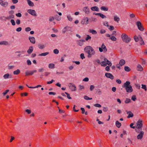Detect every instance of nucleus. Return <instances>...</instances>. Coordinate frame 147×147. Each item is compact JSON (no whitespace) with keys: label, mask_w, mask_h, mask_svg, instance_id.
<instances>
[{"label":"nucleus","mask_w":147,"mask_h":147,"mask_svg":"<svg viewBox=\"0 0 147 147\" xmlns=\"http://www.w3.org/2000/svg\"><path fill=\"white\" fill-rule=\"evenodd\" d=\"M16 16L18 17H20L22 16L21 14L20 13H18L16 14Z\"/></svg>","instance_id":"338daca9"},{"label":"nucleus","mask_w":147,"mask_h":147,"mask_svg":"<svg viewBox=\"0 0 147 147\" xmlns=\"http://www.w3.org/2000/svg\"><path fill=\"white\" fill-rule=\"evenodd\" d=\"M16 23L18 25H19L20 24V20L19 19H17L16 21Z\"/></svg>","instance_id":"e2e57ef3"},{"label":"nucleus","mask_w":147,"mask_h":147,"mask_svg":"<svg viewBox=\"0 0 147 147\" xmlns=\"http://www.w3.org/2000/svg\"><path fill=\"white\" fill-rule=\"evenodd\" d=\"M89 32L93 34H96L97 33L96 31V30H90Z\"/></svg>","instance_id":"4c0bfd02"},{"label":"nucleus","mask_w":147,"mask_h":147,"mask_svg":"<svg viewBox=\"0 0 147 147\" xmlns=\"http://www.w3.org/2000/svg\"><path fill=\"white\" fill-rule=\"evenodd\" d=\"M100 9L102 11H107L108 10V9L107 7H106L104 6H102L100 8Z\"/></svg>","instance_id":"473e14b6"},{"label":"nucleus","mask_w":147,"mask_h":147,"mask_svg":"<svg viewBox=\"0 0 147 147\" xmlns=\"http://www.w3.org/2000/svg\"><path fill=\"white\" fill-rule=\"evenodd\" d=\"M0 4L3 6L6 7L8 5V3L7 2L4 1L2 0H0Z\"/></svg>","instance_id":"ddd939ff"},{"label":"nucleus","mask_w":147,"mask_h":147,"mask_svg":"<svg viewBox=\"0 0 147 147\" xmlns=\"http://www.w3.org/2000/svg\"><path fill=\"white\" fill-rule=\"evenodd\" d=\"M22 28L21 27H19L16 29V31L18 32H20L22 30Z\"/></svg>","instance_id":"bf43d9fd"},{"label":"nucleus","mask_w":147,"mask_h":147,"mask_svg":"<svg viewBox=\"0 0 147 147\" xmlns=\"http://www.w3.org/2000/svg\"><path fill=\"white\" fill-rule=\"evenodd\" d=\"M125 63V61L124 59H121L119 62V64L121 66L124 65Z\"/></svg>","instance_id":"a878e982"},{"label":"nucleus","mask_w":147,"mask_h":147,"mask_svg":"<svg viewBox=\"0 0 147 147\" xmlns=\"http://www.w3.org/2000/svg\"><path fill=\"white\" fill-rule=\"evenodd\" d=\"M131 99L134 101H135L136 99V96L135 95L133 96L131 98Z\"/></svg>","instance_id":"5fc2aeb1"},{"label":"nucleus","mask_w":147,"mask_h":147,"mask_svg":"<svg viewBox=\"0 0 147 147\" xmlns=\"http://www.w3.org/2000/svg\"><path fill=\"white\" fill-rule=\"evenodd\" d=\"M27 63L28 65H30L31 64V62L30 60H28L27 61Z\"/></svg>","instance_id":"13d9d810"},{"label":"nucleus","mask_w":147,"mask_h":147,"mask_svg":"<svg viewBox=\"0 0 147 147\" xmlns=\"http://www.w3.org/2000/svg\"><path fill=\"white\" fill-rule=\"evenodd\" d=\"M83 11L87 14L90 13V9L88 7H86L83 8Z\"/></svg>","instance_id":"9d476101"},{"label":"nucleus","mask_w":147,"mask_h":147,"mask_svg":"<svg viewBox=\"0 0 147 147\" xmlns=\"http://www.w3.org/2000/svg\"><path fill=\"white\" fill-rule=\"evenodd\" d=\"M33 47L32 46L29 47V49L27 50V52L28 54H30L33 52Z\"/></svg>","instance_id":"aec40b11"},{"label":"nucleus","mask_w":147,"mask_h":147,"mask_svg":"<svg viewBox=\"0 0 147 147\" xmlns=\"http://www.w3.org/2000/svg\"><path fill=\"white\" fill-rule=\"evenodd\" d=\"M85 42V40L81 39L77 41V43L79 46H82L84 45V42Z\"/></svg>","instance_id":"1a4fd4ad"},{"label":"nucleus","mask_w":147,"mask_h":147,"mask_svg":"<svg viewBox=\"0 0 147 147\" xmlns=\"http://www.w3.org/2000/svg\"><path fill=\"white\" fill-rule=\"evenodd\" d=\"M20 72V71L19 69H18L16 70L15 71L13 72V74L14 75H18Z\"/></svg>","instance_id":"e433bc0d"},{"label":"nucleus","mask_w":147,"mask_h":147,"mask_svg":"<svg viewBox=\"0 0 147 147\" xmlns=\"http://www.w3.org/2000/svg\"><path fill=\"white\" fill-rule=\"evenodd\" d=\"M115 125L118 128H119L121 125V123L119 122L118 121H116Z\"/></svg>","instance_id":"f704fd0d"},{"label":"nucleus","mask_w":147,"mask_h":147,"mask_svg":"<svg viewBox=\"0 0 147 147\" xmlns=\"http://www.w3.org/2000/svg\"><path fill=\"white\" fill-rule=\"evenodd\" d=\"M89 19L87 17H84L82 20L81 23L83 25H86L88 24Z\"/></svg>","instance_id":"39448f33"},{"label":"nucleus","mask_w":147,"mask_h":147,"mask_svg":"<svg viewBox=\"0 0 147 147\" xmlns=\"http://www.w3.org/2000/svg\"><path fill=\"white\" fill-rule=\"evenodd\" d=\"M94 106L97 107H101V105L99 104H96L94 105Z\"/></svg>","instance_id":"603ef678"},{"label":"nucleus","mask_w":147,"mask_h":147,"mask_svg":"<svg viewBox=\"0 0 147 147\" xmlns=\"http://www.w3.org/2000/svg\"><path fill=\"white\" fill-rule=\"evenodd\" d=\"M91 9L92 11H99V9L96 6L92 7L91 8Z\"/></svg>","instance_id":"6ab92c4d"},{"label":"nucleus","mask_w":147,"mask_h":147,"mask_svg":"<svg viewBox=\"0 0 147 147\" xmlns=\"http://www.w3.org/2000/svg\"><path fill=\"white\" fill-rule=\"evenodd\" d=\"M29 39L32 44H34L35 43V39L34 37L30 36L29 37Z\"/></svg>","instance_id":"f3484780"},{"label":"nucleus","mask_w":147,"mask_h":147,"mask_svg":"<svg viewBox=\"0 0 147 147\" xmlns=\"http://www.w3.org/2000/svg\"><path fill=\"white\" fill-rule=\"evenodd\" d=\"M80 57L82 59H85V57L84 56V53H81L80 55Z\"/></svg>","instance_id":"09e8293b"},{"label":"nucleus","mask_w":147,"mask_h":147,"mask_svg":"<svg viewBox=\"0 0 147 147\" xmlns=\"http://www.w3.org/2000/svg\"><path fill=\"white\" fill-rule=\"evenodd\" d=\"M106 63H107V64L110 66H111L112 65L110 61H109V60L106 62Z\"/></svg>","instance_id":"69168bd1"},{"label":"nucleus","mask_w":147,"mask_h":147,"mask_svg":"<svg viewBox=\"0 0 147 147\" xmlns=\"http://www.w3.org/2000/svg\"><path fill=\"white\" fill-rule=\"evenodd\" d=\"M67 18L68 19V20L69 21H70V22H71L72 21V20H73L72 18V17L70 15H68L67 16Z\"/></svg>","instance_id":"a19ab883"},{"label":"nucleus","mask_w":147,"mask_h":147,"mask_svg":"<svg viewBox=\"0 0 147 147\" xmlns=\"http://www.w3.org/2000/svg\"><path fill=\"white\" fill-rule=\"evenodd\" d=\"M105 75L107 78H109L111 80L114 79V76L110 73H106L105 74Z\"/></svg>","instance_id":"9b49d317"},{"label":"nucleus","mask_w":147,"mask_h":147,"mask_svg":"<svg viewBox=\"0 0 147 147\" xmlns=\"http://www.w3.org/2000/svg\"><path fill=\"white\" fill-rule=\"evenodd\" d=\"M131 100L127 98L125 101V103H128L130 102Z\"/></svg>","instance_id":"a18cd8bd"},{"label":"nucleus","mask_w":147,"mask_h":147,"mask_svg":"<svg viewBox=\"0 0 147 147\" xmlns=\"http://www.w3.org/2000/svg\"><path fill=\"white\" fill-rule=\"evenodd\" d=\"M120 19L119 18L115 15L114 16V20L117 23H118L120 21Z\"/></svg>","instance_id":"bb28decb"},{"label":"nucleus","mask_w":147,"mask_h":147,"mask_svg":"<svg viewBox=\"0 0 147 147\" xmlns=\"http://www.w3.org/2000/svg\"><path fill=\"white\" fill-rule=\"evenodd\" d=\"M49 54V52H46L45 53H42L41 54H39L38 56H46Z\"/></svg>","instance_id":"c85d7f7f"},{"label":"nucleus","mask_w":147,"mask_h":147,"mask_svg":"<svg viewBox=\"0 0 147 147\" xmlns=\"http://www.w3.org/2000/svg\"><path fill=\"white\" fill-rule=\"evenodd\" d=\"M125 88L127 92H131L133 90L132 87L131 86H129L126 87Z\"/></svg>","instance_id":"4468645a"},{"label":"nucleus","mask_w":147,"mask_h":147,"mask_svg":"<svg viewBox=\"0 0 147 147\" xmlns=\"http://www.w3.org/2000/svg\"><path fill=\"white\" fill-rule=\"evenodd\" d=\"M134 39L136 42H137L140 40H142V38L140 36H135L134 37Z\"/></svg>","instance_id":"dca6fc26"},{"label":"nucleus","mask_w":147,"mask_h":147,"mask_svg":"<svg viewBox=\"0 0 147 147\" xmlns=\"http://www.w3.org/2000/svg\"><path fill=\"white\" fill-rule=\"evenodd\" d=\"M27 12L29 14L34 16H36L37 14L34 10L32 9H29L27 10Z\"/></svg>","instance_id":"423d86ee"},{"label":"nucleus","mask_w":147,"mask_h":147,"mask_svg":"<svg viewBox=\"0 0 147 147\" xmlns=\"http://www.w3.org/2000/svg\"><path fill=\"white\" fill-rule=\"evenodd\" d=\"M124 70L125 71L129 72L131 70V69L129 67L125 66L124 67Z\"/></svg>","instance_id":"c9c22d12"},{"label":"nucleus","mask_w":147,"mask_h":147,"mask_svg":"<svg viewBox=\"0 0 147 147\" xmlns=\"http://www.w3.org/2000/svg\"><path fill=\"white\" fill-rule=\"evenodd\" d=\"M140 134L137 136V138L138 140L141 139L143 137V135L144 134V132L143 131H140Z\"/></svg>","instance_id":"f8f14e48"},{"label":"nucleus","mask_w":147,"mask_h":147,"mask_svg":"<svg viewBox=\"0 0 147 147\" xmlns=\"http://www.w3.org/2000/svg\"><path fill=\"white\" fill-rule=\"evenodd\" d=\"M7 19V20H9L11 18H14V16L13 15H9V16L7 17H3Z\"/></svg>","instance_id":"7c9ffc66"},{"label":"nucleus","mask_w":147,"mask_h":147,"mask_svg":"<svg viewBox=\"0 0 147 147\" xmlns=\"http://www.w3.org/2000/svg\"><path fill=\"white\" fill-rule=\"evenodd\" d=\"M65 93L67 95V97L69 99H71V97L70 96L69 94L67 92H65Z\"/></svg>","instance_id":"4d7b16f0"},{"label":"nucleus","mask_w":147,"mask_h":147,"mask_svg":"<svg viewBox=\"0 0 147 147\" xmlns=\"http://www.w3.org/2000/svg\"><path fill=\"white\" fill-rule=\"evenodd\" d=\"M65 29H66L67 31H69V34H71L72 31L71 30V27L69 26H66L65 27Z\"/></svg>","instance_id":"412c9836"},{"label":"nucleus","mask_w":147,"mask_h":147,"mask_svg":"<svg viewBox=\"0 0 147 147\" xmlns=\"http://www.w3.org/2000/svg\"><path fill=\"white\" fill-rule=\"evenodd\" d=\"M142 122V120L139 119L136 122L135 130L137 132L139 133L140 131L142 130L143 125Z\"/></svg>","instance_id":"f03ea898"},{"label":"nucleus","mask_w":147,"mask_h":147,"mask_svg":"<svg viewBox=\"0 0 147 147\" xmlns=\"http://www.w3.org/2000/svg\"><path fill=\"white\" fill-rule=\"evenodd\" d=\"M121 37L123 41L127 43L130 42L131 40V38L125 34H123L121 35Z\"/></svg>","instance_id":"7ed1b4c3"},{"label":"nucleus","mask_w":147,"mask_h":147,"mask_svg":"<svg viewBox=\"0 0 147 147\" xmlns=\"http://www.w3.org/2000/svg\"><path fill=\"white\" fill-rule=\"evenodd\" d=\"M136 25L138 26V29L141 31H143L144 28L142 27L141 22L140 21H138L136 22Z\"/></svg>","instance_id":"0eeeda50"},{"label":"nucleus","mask_w":147,"mask_h":147,"mask_svg":"<svg viewBox=\"0 0 147 147\" xmlns=\"http://www.w3.org/2000/svg\"><path fill=\"white\" fill-rule=\"evenodd\" d=\"M103 24L104 26H107V27L109 26V25L108 24V23L107 22H104Z\"/></svg>","instance_id":"680f3d73"},{"label":"nucleus","mask_w":147,"mask_h":147,"mask_svg":"<svg viewBox=\"0 0 147 147\" xmlns=\"http://www.w3.org/2000/svg\"><path fill=\"white\" fill-rule=\"evenodd\" d=\"M27 1L28 2V3L29 5V6L31 7H33L34 5V3L32 2L30 0H27Z\"/></svg>","instance_id":"cd10ccee"},{"label":"nucleus","mask_w":147,"mask_h":147,"mask_svg":"<svg viewBox=\"0 0 147 147\" xmlns=\"http://www.w3.org/2000/svg\"><path fill=\"white\" fill-rule=\"evenodd\" d=\"M129 17L130 18H132L135 17V15L134 14H131L129 15Z\"/></svg>","instance_id":"052dcab7"},{"label":"nucleus","mask_w":147,"mask_h":147,"mask_svg":"<svg viewBox=\"0 0 147 147\" xmlns=\"http://www.w3.org/2000/svg\"><path fill=\"white\" fill-rule=\"evenodd\" d=\"M54 20V18L53 17H50L49 18V21L50 22H52Z\"/></svg>","instance_id":"6e6d98bb"},{"label":"nucleus","mask_w":147,"mask_h":147,"mask_svg":"<svg viewBox=\"0 0 147 147\" xmlns=\"http://www.w3.org/2000/svg\"><path fill=\"white\" fill-rule=\"evenodd\" d=\"M85 52L88 54L87 57L90 58L95 54V52L93 48L90 46H87L84 49Z\"/></svg>","instance_id":"f257e3e1"},{"label":"nucleus","mask_w":147,"mask_h":147,"mask_svg":"<svg viewBox=\"0 0 147 147\" xmlns=\"http://www.w3.org/2000/svg\"><path fill=\"white\" fill-rule=\"evenodd\" d=\"M141 86H142L141 88L142 89L144 90L145 91H146L147 88H146V85H145L142 84Z\"/></svg>","instance_id":"ea45409f"},{"label":"nucleus","mask_w":147,"mask_h":147,"mask_svg":"<svg viewBox=\"0 0 147 147\" xmlns=\"http://www.w3.org/2000/svg\"><path fill=\"white\" fill-rule=\"evenodd\" d=\"M100 16L102 18L104 19L106 18V17L105 15H104L103 14L100 13Z\"/></svg>","instance_id":"3c124183"},{"label":"nucleus","mask_w":147,"mask_h":147,"mask_svg":"<svg viewBox=\"0 0 147 147\" xmlns=\"http://www.w3.org/2000/svg\"><path fill=\"white\" fill-rule=\"evenodd\" d=\"M9 45L8 42L6 41H3L0 42V45Z\"/></svg>","instance_id":"5701e85b"},{"label":"nucleus","mask_w":147,"mask_h":147,"mask_svg":"<svg viewBox=\"0 0 147 147\" xmlns=\"http://www.w3.org/2000/svg\"><path fill=\"white\" fill-rule=\"evenodd\" d=\"M90 22H96L97 21V19L93 17H91L90 19Z\"/></svg>","instance_id":"c756f323"},{"label":"nucleus","mask_w":147,"mask_h":147,"mask_svg":"<svg viewBox=\"0 0 147 147\" xmlns=\"http://www.w3.org/2000/svg\"><path fill=\"white\" fill-rule=\"evenodd\" d=\"M99 50L100 52H103L104 53H106L107 51V49L106 46L105 45L104 43H102V45L101 47L99 48Z\"/></svg>","instance_id":"20e7f679"},{"label":"nucleus","mask_w":147,"mask_h":147,"mask_svg":"<svg viewBox=\"0 0 147 147\" xmlns=\"http://www.w3.org/2000/svg\"><path fill=\"white\" fill-rule=\"evenodd\" d=\"M3 78L5 79H6L8 78H11V76L9 74H5L3 76Z\"/></svg>","instance_id":"393cba45"},{"label":"nucleus","mask_w":147,"mask_h":147,"mask_svg":"<svg viewBox=\"0 0 147 147\" xmlns=\"http://www.w3.org/2000/svg\"><path fill=\"white\" fill-rule=\"evenodd\" d=\"M70 84L71 85L70 86V88L72 91H75L76 90V87L75 86L72 84L71 83H70L69 84Z\"/></svg>","instance_id":"2eb2a0df"},{"label":"nucleus","mask_w":147,"mask_h":147,"mask_svg":"<svg viewBox=\"0 0 147 147\" xmlns=\"http://www.w3.org/2000/svg\"><path fill=\"white\" fill-rule=\"evenodd\" d=\"M130 84V82H129L126 81L124 84L122 86V87L125 88L126 87L129 86H131Z\"/></svg>","instance_id":"a211bd4d"},{"label":"nucleus","mask_w":147,"mask_h":147,"mask_svg":"<svg viewBox=\"0 0 147 147\" xmlns=\"http://www.w3.org/2000/svg\"><path fill=\"white\" fill-rule=\"evenodd\" d=\"M84 99L86 100H91L92 99V98H89L88 96H85L84 97Z\"/></svg>","instance_id":"de8ad7c7"},{"label":"nucleus","mask_w":147,"mask_h":147,"mask_svg":"<svg viewBox=\"0 0 147 147\" xmlns=\"http://www.w3.org/2000/svg\"><path fill=\"white\" fill-rule=\"evenodd\" d=\"M100 64L102 66H105L107 65V63L105 61H102Z\"/></svg>","instance_id":"58836bf2"},{"label":"nucleus","mask_w":147,"mask_h":147,"mask_svg":"<svg viewBox=\"0 0 147 147\" xmlns=\"http://www.w3.org/2000/svg\"><path fill=\"white\" fill-rule=\"evenodd\" d=\"M41 87V85H38L35 87H29V88H37L39 87Z\"/></svg>","instance_id":"8fccbe9b"},{"label":"nucleus","mask_w":147,"mask_h":147,"mask_svg":"<svg viewBox=\"0 0 147 147\" xmlns=\"http://www.w3.org/2000/svg\"><path fill=\"white\" fill-rule=\"evenodd\" d=\"M45 45L43 44H39L38 45V48L41 49H44L45 47Z\"/></svg>","instance_id":"b1692460"},{"label":"nucleus","mask_w":147,"mask_h":147,"mask_svg":"<svg viewBox=\"0 0 147 147\" xmlns=\"http://www.w3.org/2000/svg\"><path fill=\"white\" fill-rule=\"evenodd\" d=\"M91 37L89 35H87V36L85 38V40L88 41L89 40H90L91 39Z\"/></svg>","instance_id":"37998d69"},{"label":"nucleus","mask_w":147,"mask_h":147,"mask_svg":"<svg viewBox=\"0 0 147 147\" xmlns=\"http://www.w3.org/2000/svg\"><path fill=\"white\" fill-rule=\"evenodd\" d=\"M137 69L139 71H142L143 70L142 67L140 64H138L137 66Z\"/></svg>","instance_id":"72a5a7b5"},{"label":"nucleus","mask_w":147,"mask_h":147,"mask_svg":"<svg viewBox=\"0 0 147 147\" xmlns=\"http://www.w3.org/2000/svg\"><path fill=\"white\" fill-rule=\"evenodd\" d=\"M25 30L26 32H28L31 30V29L30 27H27L25 28Z\"/></svg>","instance_id":"0e129e2a"},{"label":"nucleus","mask_w":147,"mask_h":147,"mask_svg":"<svg viewBox=\"0 0 147 147\" xmlns=\"http://www.w3.org/2000/svg\"><path fill=\"white\" fill-rule=\"evenodd\" d=\"M53 53L55 54H57L59 53V51L57 49H55L53 50Z\"/></svg>","instance_id":"c03bdc74"},{"label":"nucleus","mask_w":147,"mask_h":147,"mask_svg":"<svg viewBox=\"0 0 147 147\" xmlns=\"http://www.w3.org/2000/svg\"><path fill=\"white\" fill-rule=\"evenodd\" d=\"M37 70H35L32 71H27L25 73L26 76H27L28 75H33L34 73L36 72Z\"/></svg>","instance_id":"6e6552de"},{"label":"nucleus","mask_w":147,"mask_h":147,"mask_svg":"<svg viewBox=\"0 0 147 147\" xmlns=\"http://www.w3.org/2000/svg\"><path fill=\"white\" fill-rule=\"evenodd\" d=\"M10 22L11 24L13 26H15L16 25V23L15 21L13 19H11L10 20Z\"/></svg>","instance_id":"79ce46f5"},{"label":"nucleus","mask_w":147,"mask_h":147,"mask_svg":"<svg viewBox=\"0 0 147 147\" xmlns=\"http://www.w3.org/2000/svg\"><path fill=\"white\" fill-rule=\"evenodd\" d=\"M55 65L53 63H50L49 64L48 67L49 68L52 69L55 68Z\"/></svg>","instance_id":"2f4dec72"},{"label":"nucleus","mask_w":147,"mask_h":147,"mask_svg":"<svg viewBox=\"0 0 147 147\" xmlns=\"http://www.w3.org/2000/svg\"><path fill=\"white\" fill-rule=\"evenodd\" d=\"M106 32V31L103 29H101L100 31V33L102 34H104Z\"/></svg>","instance_id":"774afa93"},{"label":"nucleus","mask_w":147,"mask_h":147,"mask_svg":"<svg viewBox=\"0 0 147 147\" xmlns=\"http://www.w3.org/2000/svg\"><path fill=\"white\" fill-rule=\"evenodd\" d=\"M127 112V113L128 114V115L127 117L128 118H129L130 117H133V114L130 111H126Z\"/></svg>","instance_id":"4be33fe9"},{"label":"nucleus","mask_w":147,"mask_h":147,"mask_svg":"<svg viewBox=\"0 0 147 147\" xmlns=\"http://www.w3.org/2000/svg\"><path fill=\"white\" fill-rule=\"evenodd\" d=\"M25 51H16V53H21V54H24L25 53Z\"/></svg>","instance_id":"864d4df0"},{"label":"nucleus","mask_w":147,"mask_h":147,"mask_svg":"<svg viewBox=\"0 0 147 147\" xmlns=\"http://www.w3.org/2000/svg\"><path fill=\"white\" fill-rule=\"evenodd\" d=\"M110 39L111 40L113 41H115L117 40V38H116L114 36H112Z\"/></svg>","instance_id":"49530a36"}]
</instances>
